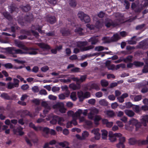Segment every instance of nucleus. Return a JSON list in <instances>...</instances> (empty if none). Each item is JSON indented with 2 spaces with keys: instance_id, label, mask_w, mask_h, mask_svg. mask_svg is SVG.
Listing matches in <instances>:
<instances>
[{
  "instance_id": "nucleus-53",
  "label": "nucleus",
  "mask_w": 148,
  "mask_h": 148,
  "mask_svg": "<svg viewBox=\"0 0 148 148\" xmlns=\"http://www.w3.org/2000/svg\"><path fill=\"white\" fill-rule=\"evenodd\" d=\"M86 78V75H82L81 76L80 78L79 79V83H81L85 81Z\"/></svg>"
},
{
  "instance_id": "nucleus-19",
  "label": "nucleus",
  "mask_w": 148,
  "mask_h": 148,
  "mask_svg": "<svg viewBox=\"0 0 148 148\" xmlns=\"http://www.w3.org/2000/svg\"><path fill=\"white\" fill-rule=\"evenodd\" d=\"M29 126L30 127L32 128L36 132L39 131V130H41L42 128L41 126H36L32 122L29 123Z\"/></svg>"
},
{
  "instance_id": "nucleus-45",
  "label": "nucleus",
  "mask_w": 148,
  "mask_h": 148,
  "mask_svg": "<svg viewBox=\"0 0 148 148\" xmlns=\"http://www.w3.org/2000/svg\"><path fill=\"white\" fill-rule=\"evenodd\" d=\"M83 30L82 28L80 27H78L76 28L75 30V32L78 33L80 35H82L83 34V33L82 31Z\"/></svg>"
},
{
  "instance_id": "nucleus-1",
  "label": "nucleus",
  "mask_w": 148,
  "mask_h": 148,
  "mask_svg": "<svg viewBox=\"0 0 148 148\" xmlns=\"http://www.w3.org/2000/svg\"><path fill=\"white\" fill-rule=\"evenodd\" d=\"M5 50L9 53L13 54H29L30 55H36L38 53V51H31L27 50H22L21 49H16L14 47H8L5 49Z\"/></svg>"
},
{
  "instance_id": "nucleus-21",
  "label": "nucleus",
  "mask_w": 148,
  "mask_h": 148,
  "mask_svg": "<svg viewBox=\"0 0 148 148\" xmlns=\"http://www.w3.org/2000/svg\"><path fill=\"white\" fill-rule=\"evenodd\" d=\"M124 112L127 116L130 117H133L135 114L134 112L132 110H125Z\"/></svg>"
},
{
  "instance_id": "nucleus-57",
  "label": "nucleus",
  "mask_w": 148,
  "mask_h": 148,
  "mask_svg": "<svg viewBox=\"0 0 148 148\" xmlns=\"http://www.w3.org/2000/svg\"><path fill=\"white\" fill-rule=\"evenodd\" d=\"M56 115H54L53 116V119L50 121V123L53 124H55L56 123L57 121V118H55Z\"/></svg>"
},
{
  "instance_id": "nucleus-23",
  "label": "nucleus",
  "mask_w": 148,
  "mask_h": 148,
  "mask_svg": "<svg viewBox=\"0 0 148 148\" xmlns=\"http://www.w3.org/2000/svg\"><path fill=\"white\" fill-rule=\"evenodd\" d=\"M139 140H136L134 138H130L129 139V143L131 145H134L136 144H137L138 145H141V144H139L138 143V141Z\"/></svg>"
},
{
  "instance_id": "nucleus-18",
  "label": "nucleus",
  "mask_w": 148,
  "mask_h": 148,
  "mask_svg": "<svg viewBox=\"0 0 148 148\" xmlns=\"http://www.w3.org/2000/svg\"><path fill=\"white\" fill-rule=\"evenodd\" d=\"M111 38L112 42H116L121 38V37L119 34H114Z\"/></svg>"
},
{
  "instance_id": "nucleus-3",
  "label": "nucleus",
  "mask_w": 148,
  "mask_h": 148,
  "mask_svg": "<svg viewBox=\"0 0 148 148\" xmlns=\"http://www.w3.org/2000/svg\"><path fill=\"white\" fill-rule=\"evenodd\" d=\"M15 44L16 46L23 50H26V51H27V50L32 51H38L39 50V49L37 48H34L32 47H27L20 42L15 41Z\"/></svg>"
},
{
  "instance_id": "nucleus-61",
  "label": "nucleus",
  "mask_w": 148,
  "mask_h": 148,
  "mask_svg": "<svg viewBox=\"0 0 148 148\" xmlns=\"http://www.w3.org/2000/svg\"><path fill=\"white\" fill-rule=\"evenodd\" d=\"M91 112L94 115L98 113L99 111L97 109L94 108L91 110Z\"/></svg>"
},
{
  "instance_id": "nucleus-15",
  "label": "nucleus",
  "mask_w": 148,
  "mask_h": 148,
  "mask_svg": "<svg viewBox=\"0 0 148 148\" xmlns=\"http://www.w3.org/2000/svg\"><path fill=\"white\" fill-rule=\"evenodd\" d=\"M119 137V142L116 145V146L118 148H120V145H121L122 148H124L125 146L123 143L125 141V138L124 137H121V136Z\"/></svg>"
},
{
  "instance_id": "nucleus-11",
  "label": "nucleus",
  "mask_w": 148,
  "mask_h": 148,
  "mask_svg": "<svg viewBox=\"0 0 148 148\" xmlns=\"http://www.w3.org/2000/svg\"><path fill=\"white\" fill-rule=\"evenodd\" d=\"M36 45L43 49V51L48 50L51 49L49 45L44 43H36Z\"/></svg>"
},
{
  "instance_id": "nucleus-9",
  "label": "nucleus",
  "mask_w": 148,
  "mask_h": 148,
  "mask_svg": "<svg viewBox=\"0 0 148 148\" xmlns=\"http://www.w3.org/2000/svg\"><path fill=\"white\" fill-rule=\"evenodd\" d=\"M137 47L138 48L146 49L148 48V42L146 40H143L139 43Z\"/></svg>"
},
{
  "instance_id": "nucleus-49",
  "label": "nucleus",
  "mask_w": 148,
  "mask_h": 148,
  "mask_svg": "<svg viewBox=\"0 0 148 148\" xmlns=\"http://www.w3.org/2000/svg\"><path fill=\"white\" fill-rule=\"evenodd\" d=\"M41 105L42 106L44 107L45 108H51L50 106L46 101H43Z\"/></svg>"
},
{
  "instance_id": "nucleus-39",
  "label": "nucleus",
  "mask_w": 148,
  "mask_h": 148,
  "mask_svg": "<svg viewBox=\"0 0 148 148\" xmlns=\"http://www.w3.org/2000/svg\"><path fill=\"white\" fill-rule=\"evenodd\" d=\"M2 65L6 69H11L13 68V65L11 63H10L3 64Z\"/></svg>"
},
{
  "instance_id": "nucleus-2",
  "label": "nucleus",
  "mask_w": 148,
  "mask_h": 148,
  "mask_svg": "<svg viewBox=\"0 0 148 148\" xmlns=\"http://www.w3.org/2000/svg\"><path fill=\"white\" fill-rule=\"evenodd\" d=\"M121 23L120 18H118L113 21L108 18H106L104 23L105 26L108 28L111 26L116 27L119 25Z\"/></svg>"
},
{
  "instance_id": "nucleus-38",
  "label": "nucleus",
  "mask_w": 148,
  "mask_h": 148,
  "mask_svg": "<svg viewBox=\"0 0 148 148\" xmlns=\"http://www.w3.org/2000/svg\"><path fill=\"white\" fill-rule=\"evenodd\" d=\"M134 64L136 67H140L143 66L144 63L143 62L140 61H134Z\"/></svg>"
},
{
  "instance_id": "nucleus-41",
  "label": "nucleus",
  "mask_w": 148,
  "mask_h": 148,
  "mask_svg": "<svg viewBox=\"0 0 148 148\" xmlns=\"http://www.w3.org/2000/svg\"><path fill=\"white\" fill-rule=\"evenodd\" d=\"M138 122V121L135 119H133L129 121V125H135Z\"/></svg>"
},
{
  "instance_id": "nucleus-60",
  "label": "nucleus",
  "mask_w": 148,
  "mask_h": 148,
  "mask_svg": "<svg viewBox=\"0 0 148 148\" xmlns=\"http://www.w3.org/2000/svg\"><path fill=\"white\" fill-rule=\"evenodd\" d=\"M49 68L47 66H45L42 67L41 68V71L44 72H45L49 70Z\"/></svg>"
},
{
  "instance_id": "nucleus-10",
  "label": "nucleus",
  "mask_w": 148,
  "mask_h": 148,
  "mask_svg": "<svg viewBox=\"0 0 148 148\" xmlns=\"http://www.w3.org/2000/svg\"><path fill=\"white\" fill-rule=\"evenodd\" d=\"M131 7L134 11L136 13L140 12L141 10L143 9V8H145L143 7V5H142L140 7H139L138 6H137L134 3H132Z\"/></svg>"
},
{
  "instance_id": "nucleus-36",
  "label": "nucleus",
  "mask_w": 148,
  "mask_h": 148,
  "mask_svg": "<svg viewBox=\"0 0 148 148\" xmlns=\"http://www.w3.org/2000/svg\"><path fill=\"white\" fill-rule=\"evenodd\" d=\"M1 97L7 100H10L11 99L10 97L8 95L5 93H3L1 95Z\"/></svg>"
},
{
  "instance_id": "nucleus-22",
  "label": "nucleus",
  "mask_w": 148,
  "mask_h": 148,
  "mask_svg": "<svg viewBox=\"0 0 148 148\" xmlns=\"http://www.w3.org/2000/svg\"><path fill=\"white\" fill-rule=\"evenodd\" d=\"M3 15L8 20H11L12 19V16L8 12H4L2 13Z\"/></svg>"
},
{
  "instance_id": "nucleus-25",
  "label": "nucleus",
  "mask_w": 148,
  "mask_h": 148,
  "mask_svg": "<svg viewBox=\"0 0 148 148\" xmlns=\"http://www.w3.org/2000/svg\"><path fill=\"white\" fill-rule=\"evenodd\" d=\"M55 118H57L58 123L60 125H63V124L62 123L64 121V119L63 118L60 117L58 116H56Z\"/></svg>"
},
{
  "instance_id": "nucleus-29",
  "label": "nucleus",
  "mask_w": 148,
  "mask_h": 148,
  "mask_svg": "<svg viewBox=\"0 0 148 148\" xmlns=\"http://www.w3.org/2000/svg\"><path fill=\"white\" fill-rule=\"evenodd\" d=\"M133 110L136 113H138L141 110L140 106L139 105H134L132 107Z\"/></svg>"
},
{
  "instance_id": "nucleus-28",
  "label": "nucleus",
  "mask_w": 148,
  "mask_h": 148,
  "mask_svg": "<svg viewBox=\"0 0 148 148\" xmlns=\"http://www.w3.org/2000/svg\"><path fill=\"white\" fill-rule=\"evenodd\" d=\"M100 84L102 87H106L108 85L109 83L108 81L103 79L101 80Z\"/></svg>"
},
{
  "instance_id": "nucleus-20",
  "label": "nucleus",
  "mask_w": 148,
  "mask_h": 148,
  "mask_svg": "<svg viewBox=\"0 0 148 148\" xmlns=\"http://www.w3.org/2000/svg\"><path fill=\"white\" fill-rule=\"evenodd\" d=\"M89 42H91L92 45H95L98 42V40L95 37H92L90 38L88 40Z\"/></svg>"
},
{
  "instance_id": "nucleus-47",
  "label": "nucleus",
  "mask_w": 148,
  "mask_h": 148,
  "mask_svg": "<svg viewBox=\"0 0 148 148\" xmlns=\"http://www.w3.org/2000/svg\"><path fill=\"white\" fill-rule=\"evenodd\" d=\"M91 88L97 90H99L100 89V88L98 85L97 84L95 83L91 85Z\"/></svg>"
},
{
  "instance_id": "nucleus-24",
  "label": "nucleus",
  "mask_w": 148,
  "mask_h": 148,
  "mask_svg": "<svg viewBox=\"0 0 148 148\" xmlns=\"http://www.w3.org/2000/svg\"><path fill=\"white\" fill-rule=\"evenodd\" d=\"M24 19L26 21L30 22L33 20V16L32 14H29V15L25 16Z\"/></svg>"
},
{
  "instance_id": "nucleus-50",
  "label": "nucleus",
  "mask_w": 148,
  "mask_h": 148,
  "mask_svg": "<svg viewBox=\"0 0 148 148\" xmlns=\"http://www.w3.org/2000/svg\"><path fill=\"white\" fill-rule=\"evenodd\" d=\"M104 49V47L102 46H98L96 47L95 48V50L98 51H103Z\"/></svg>"
},
{
  "instance_id": "nucleus-63",
  "label": "nucleus",
  "mask_w": 148,
  "mask_h": 148,
  "mask_svg": "<svg viewBox=\"0 0 148 148\" xmlns=\"http://www.w3.org/2000/svg\"><path fill=\"white\" fill-rule=\"evenodd\" d=\"M32 90L34 92H38L39 91V89L38 86H35L32 88Z\"/></svg>"
},
{
  "instance_id": "nucleus-54",
  "label": "nucleus",
  "mask_w": 148,
  "mask_h": 148,
  "mask_svg": "<svg viewBox=\"0 0 148 148\" xmlns=\"http://www.w3.org/2000/svg\"><path fill=\"white\" fill-rule=\"evenodd\" d=\"M124 5L125 6V8L126 9H128L129 8L130 4L129 2L127 0H124Z\"/></svg>"
},
{
  "instance_id": "nucleus-42",
  "label": "nucleus",
  "mask_w": 148,
  "mask_h": 148,
  "mask_svg": "<svg viewBox=\"0 0 148 148\" xmlns=\"http://www.w3.org/2000/svg\"><path fill=\"white\" fill-rule=\"evenodd\" d=\"M58 145L63 147H64L66 146H68L69 145V143L66 141L60 142L58 143Z\"/></svg>"
},
{
  "instance_id": "nucleus-35",
  "label": "nucleus",
  "mask_w": 148,
  "mask_h": 148,
  "mask_svg": "<svg viewBox=\"0 0 148 148\" xmlns=\"http://www.w3.org/2000/svg\"><path fill=\"white\" fill-rule=\"evenodd\" d=\"M69 3L71 7L74 8L76 6L77 2L75 0H69Z\"/></svg>"
},
{
  "instance_id": "nucleus-17",
  "label": "nucleus",
  "mask_w": 148,
  "mask_h": 148,
  "mask_svg": "<svg viewBox=\"0 0 148 148\" xmlns=\"http://www.w3.org/2000/svg\"><path fill=\"white\" fill-rule=\"evenodd\" d=\"M141 122L144 126H146L147 125V122L148 123V115L143 116L141 119Z\"/></svg>"
},
{
  "instance_id": "nucleus-5",
  "label": "nucleus",
  "mask_w": 148,
  "mask_h": 148,
  "mask_svg": "<svg viewBox=\"0 0 148 148\" xmlns=\"http://www.w3.org/2000/svg\"><path fill=\"white\" fill-rule=\"evenodd\" d=\"M87 42L86 41L79 42L77 44L78 47L82 48V50L83 51H87L94 48V46L90 45L87 47H84V46L87 45Z\"/></svg>"
},
{
  "instance_id": "nucleus-8",
  "label": "nucleus",
  "mask_w": 148,
  "mask_h": 148,
  "mask_svg": "<svg viewBox=\"0 0 148 148\" xmlns=\"http://www.w3.org/2000/svg\"><path fill=\"white\" fill-rule=\"evenodd\" d=\"M109 140L112 142H114L116 140V137H120L122 134L120 133L113 134L112 131H110L108 133Z\"/></svg>"
},
{
  "instance_id": "nucleus-27",
  "label": "nucleus",
  "mask_w": 148,
  "mask_h": 148,
  "mask_svg": "<svg viewBox=\"0 0 148 148\" xmlns=\"http://www.w3.org/2000/svg\"><path fill=\"white\" fill-rule=\"evenodd\" d=\"M60 32L63 36L67 35L69 34V31L66 29H60Z\"/></svg>"
},
{
  "instance_id": "nucleus-56",
  "label": "nucleus",
  "mask_w": 148,
  "mask_h": 148,
  "mask_svg": "<svg viewBox=\"0 0 148 148\" xmlns=\"http://www.w3.org/2000/svg\"><path fill=\"white\" fill-rule=\"evenodd\" d=\"M82 135L83 137V139H84L86 137H88L89 135V133L88 132L84 131L82 133Z\"/></svg>"
},
{
  "instance_id": "nucleus-12",
  "label": "nucleus",
  "mask_w": 148,
  "mask_h": 148,
  "mask_svg": "<svg viewBox=\"0 0 148 148\" xmlns=\"http://www.w3.org/2000/svg\"><path fill=\"white\" fill-rule=\"evenodd\" d=\"M46 18L47 21L51 24H53L56 22V18L54 16L48 15Z\"/></svg>"
},
{
  "instance_id": "nucleus-13",
  "label": "nucleus",
  "mask_w": 148,
  "mask_h": 148,
  "mask_svg": "<svg viewBox=\"0 0 148 148\" xmlns=\"http://www.w3.org/2000/svg\"><path fill=\"white\" fill-rule=\"evenodd\" d=\"M99 131L98 128H94L91 131V133L95 135V138L97 140H99L101 134L99 133Z\"/></svg>"
},
{
  "instance_id": "nucleus-37",
  "label": "nucleus",
  "mask_w": 148,
  "mask_h": 148,
  "mask_svg": "<svg viewBox=\"0 0 148 148\" xmlns=\"http://www.w3.org/2000/svg\"><path fill=\"white\" fill-rule=\"evenodd\" d=\"M138 142L139 144H141V145H146L148 144V135L147 137L146 140H139Z\"/></svg>"
},
{
  "instance_id": "nucleus-4",
  "label": "nucleus",
  "mask_w": 148,
  "mask_h": 148,
  "mask_svg": "<svg viewBox=\"0 0 148 148\" xmlns=\"http://www.w3.org/2000/svg\"><path fill=\"white\" fill-rule=\"evenodd\" d=\"M77 15L82 22L88 23L90 21V19L89 16L82 11L78 12Z\"/></svg>"
},
{
  "instance_id": "nucleus-6",
  "label": "nucleus",
  "mask_w": 148,
  "mask_h": 148,
  "mask_svg": "<svg viewBox=\"0 0 148 148\" xmlns=\"http://www.w3.org/2000/svg\"><path fill=\"white\" fill-rule=\"evenodd\" d=\"M77 95L80 101H82L86 98H87L90 96V94L88 92H86L84 93L82 91H78L77 92Z\"/></svg>"
},
{
  "instance_id": "nucleus-31",
  "label": "nucleus",
  "mask_w": 148,
  "mask_h": 148,
  "mask_svg": "<svg viewBox=\"0 0 148 148\" xmlns=\"http://www.w3.org/2000/svg\"><path fill=\"white\" fill-rule=\"evenodd\" d=\"M21 8L25 12L28 11L31 9V7L28 4H27L25 5H22Z\"/></svg>"
},
{
  "instance_id": "nucleus-40",
  "label": "nucleus",
  "mask_w": 148,
  "mask_h": 148,
  "mask_svg": "<svg viewBox=\"0 0 148 148\" xmlns=\"http://www.w3.org/2000/svg\"><path fill=\"white\" fill-rule=\"evenodd\" d=\"M69 87L72 89L73 90H75L77 89H79L80 88L79 86H77L76 85L73 84H71L69 86Z\"/></svg>"
},
{
  "instance_id": "nucleus-51",
  "label": "nucleus",
  "mask_w": 148,
  "mask_h": 148,
  "mask_svg": "<svg viewBox=\"0 0 148 148\" xmlns=\"http://www.w3.org/2000/svg\"><path fill=\"white\" fill-rule=\"evenodd\" d=\"M142 97V96L141 95H136L134 97V101H139L141 99Z\"/></svg>"
},
{
  "instance_id": "nucleus-26",
  "label": "nucleus",
  "mask_w": 148,
  "mask_h": 148,
  "mask_svg": "<svg viewBox=\"0 0 148 148\" xmlns=\"http://www.w3.org/2000/svg\"><path fill=\"white\" fill-rule=\"evenodd\" d=\"M133 58V56L129 55L127 56L125 58H123L124 62L127 63L132 62Z\"/></svg>"
},
{
  "instance_id": "nucleus-44",
  "label": "nucleus",
  "mask_w": 148,
  "mask_h": 148,
  "mask_svg": "<svg viewBox=\"0 0 148 148\" xmlns=\"http://www.w3.org/2000/svg\"><path fill=\"white\" fill-rule=\"evenodd\" d=\"M71 72L72 73H76L80 72V69L78 67H75L71 69Z\"/></svg>"
},
{
  "instance_id": "nucleus-55",
  "label": "nucleus",
  "mask_w": 148,
  "mask_h": 148,
  "mask_svg": "<svg viewBox=\"0 0 148 148\" xmlns=\"http://www.w3.org/2000/svg\"><path fill=\"white\" fill-rule=\"evenodd\" d=\"M142 71L143 73H148V66L145 65L143 69H142Z\"/></svg>"
},
{
  "instance_id": "nucleus-30",
  "label": "nucleus",
  "mask_w": 148,
  "mask_h": 148,
  "mask_svg": "<svg viewBox=\"0 0 148 148\" xmlns=\"http://www.w3.org/2000/svg\"><path fill=\"white\" fill-rule=\"evenodd\" d=\"M8 8L9 11L11 13H12L14 11H16L18 9L15 5L14 4H13L9 6Z\"/></svg>"
},
{
  "instance_id": "nucleus-48",
  "label": "nucleus",
  "mask_w": 148,
  "mask_h": 148,
  "mask_svg": "<svg viewBox=\"0 0 148 148\" xmlns=\"http://www.w3.org/2000/svg\"><path fill=\"white\" fill-rule=\"evenodd\" d=\"M14 82L13 83L15 87L17 88L19 86V81L17 79L14 78L13 79Z\"/></svg>"
},
{
  "instance_id": "nucleus-16",
  "label": "nucleus",
  "mask_w": 148,
  "mask_h": 148,
  "mask_svg": "<svg viewBox=\"0 0 148 148\" xmlns=\"http://www.w3.org/2000/svg\"><path fill=\"white\" fill-rule=\"evenodd\" d=\"M104 113L108 117L112 118L115 116L114 112L112 110H107L104 112Z\"/></svg>"
},
{
  "instance_id": "nucleus-33",
  "label": "nucleus",
  "mask_w": 148,
  "mask_h": 148,
  "mask_svg": "<svg viewBox=\"0 0 148 148\" xmlns=\"http://www.w3.org/2000/svg\"><path fill=\"white\" fill-rule=\"evenodd\" d=\"M82 114V110L81 109L78 110L74 114L73 117L75 118L76 117V118H79L80 116V115Z\"/></svg>"
},
{
  "instance_id": "nucleus-52",
  "label": "nucleus",
  "mask_w": 148,
  "mask_h": 148,
  "mask_svg": "<svg viewBox=\"0 0 148 148\" xmlns=\"http://www.w3.org/2000/svg\"><path fill=\"white\" fill-rule=\"evenodd\" d=\"M145 26L144 24L139 25L137 26L136 27V30H141Z\"/></svg>"
},
{
  "instance_id": "nucleus-32",
  "label": "nucleus",
  "mask_w": 148,
  "mask_h": 148,
  "mask_svg": "<svg viewBox=\"0 0 148 148\" xmlns=\"http://www.w3.org/2000/svg\"><path fill=\"white\" fill-rule=\"evenodd\" d=\"M102 40L103 41L104 43H109L112 42L111 37H106L103 38Z\"/></svg>"
},
{
  "instance_id": "nucleus-7",
  "label": "nucleus",
  "mask_w": 148,
  "mask_h": 148,
  "mask_svg": "<svg viewBox=\"0 0 148 148\" xmlns=\"http://www.w3.org/2000/svg\"><path fill=\"white\" fill-rule=\"evenodd\" d=\"M54 109H57L59 111L62 113H65L66 109L64 107V105L62 102H58L53 106Z\"/></svg>"
},
{
  "instance_id": "nucleus-43",
  "label": "nucleus",
  "mask_w": 148,
  "mask_h": 148,
  "mask_svg": "<svg viewBox=\"0 0 148 148\" xmlns=\"http://www.w3.org/2000/svg\"><path fill=\"white\" fill-rule=\"evenodd\" d=\"M99 104L101 105L105 106H107L108 105V103L104 99L101 100L99 101Z\"/></svg>"
},
{
  "instance_id": "nucleus-46",
  "label": "nucleus",
  "mask_w": 148,
  "mask_h": 148,
  "mask_svg": "<svg viewBox=\"0 0 148 148\" xmlns=\"http://www.w3.org/2000/svg\"><path fill=\"white\" fill-rule=\"evenodd\" d=\"M70 97L73 101H75L77 99L76 92H72L71 94Z\"/></svg>"
},
{
  "instance_id": "nucleus-34",
  "label": "nucleus",
  "mask_w": 148,
  "mask_h": 148,
  "mask_svg": "<svg viewBox=\"0 0 148 148\" xmlns=\"http://www.w3.org/2000/svg\"><path fill=\"white\" fill-rule=\"evenodd\" d=\"M102 138L103 139H106L107 136L108 134V132L104 130H101Z\"/></svg>"
},
{
  "instance_id": "nucleus-58",
  "label": "nucleus",
  "mask_w": 148,
  "mask_h": 148,
  "mask_svg": "<svg viewBox=\"0 0 148 148\" xmlns=\"http://www.w3.org/2000/svg\"><path fill=\"white\" fill-rule=\"evenodd\" d=\"M107 67L108 70H113L115 69V66L114 64H111L108 66Z\"/></svg>"
},
{
  "instance_id": "nucleus-59",
  "label": "nucleus",
  "mask_w": 148,
  "mask_h": 148,
  "mask_svg": "<svg viewBox=\"0 0 148 148\" xmlns=\"http://www.w3.org/2000/svg\"><path fill=\"white\" fill-rule=\"evenodd\" d=\"M15 87L13 83L9 82L8 84V89H11Z\"/></svg>"
},
{
  "instance_id": "nucleus-14",
  "label": "nucleus",
  "mask_w": 148,
  "mask_h": 148,
  "mask_svg": "<svg viewBox=\"0 0 148 148\" xmlns=\"http://www.w3.org/2000/svg\"><path fill=\"white\" fill-rule=\"evenodd\" d=\"M42 128L41 130L39 131H42L43 132L42 135L45 137L47 138L48 137V134L49 133V129L47 127H41Z\"/></svg>"
},
{
  "instance_id": "nucleus-64",
  "label": "nucleus",
  "mask_w": 148,
  "mask_h": 148,
  "mask_svg": "<svg viewBox=\"0 0 148 148\" xmlns=\"http://www.w3.org/2000/svg\"><path fill=\"white\" fill-rule=\"evenodd\" d=\"M73 119L70 122L72 124H73L74 125H77V122L76 121V119H77V118H74L73 117Z\"/></svg>"
},
{
  "instance_id": "nucleus-62",
  "label": "nucleus",
  "mask_w": 148,
  "mask_h": 148,
  "mask_svg": "<svg viewBox=\"0 0 148 148\" xmlns=\"http://www.w3.org/2000/svg\"><path fill=\"white\" fill-rule=\"evenodd\" d=\"M148 91V88L146 86H144L143 87L141 90V92L142 93H145L147 92Z\"/></svg>"
}]
</instances>
